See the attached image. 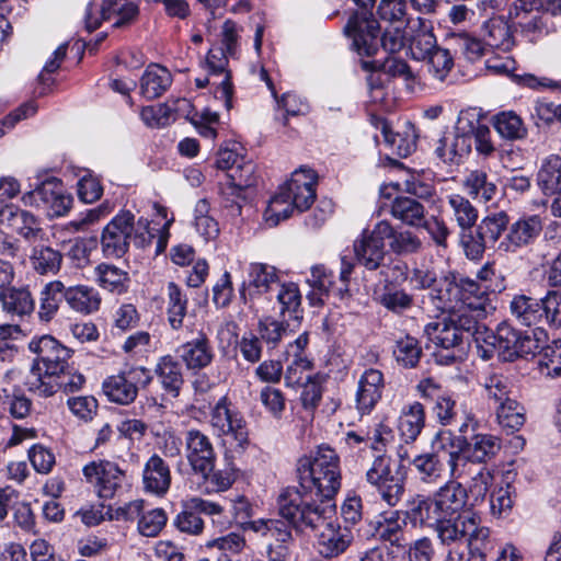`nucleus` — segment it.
I'll return each mask as SVG.
<instances>
[{
  "label": "nucleus",
  "instance_id": "1",
  "mask_svg": "<svg viewBox=\"0 0 561 561\" xmlns=\"http://www.w3.org/2000/svg\"><path fill=\"white\" fill-rule=\"evenodd\" d=\"M277 506L279 515L288 519L293 526L318 530V549L327 559L344 553L353 542L352 529L341 526L335 519V503L310 502L296 489L286 488L278 495Z\"/></svg>",
  "mask_w": 561,
  "mask_h": 561
},
{
  "label": "nucleus",
  "instance_id": "2",
  "mask_svg": "<svg viewBox=\"0 0 561 561\" xmlns=\"http://www.w3.org/2000/svg\"><path fill=\"white\" fill-rule=\"evenodd\" d=\"M297 476L300 489H295L308 501L335 503L342 477L340 458L333 448L321 445L309 456L301 457L297 462Z\"/></svg>",
  "mask_w": 561,
  "mask_h": 561
},
{
  "label": "nucleus",
  "instance_id": "3",
  "mask_svg": "<svg viewBox=\"0 0 561 561\" xmlns=\"http://www.w3.org/2000/svg\"><path fill=\"white\" fill-rule=\"evenodd\" d=\"M463 443L461 436L451 431L437 432L432 439L431 451L416 455L410 462L419 480L426 484H436L446 476L463 478Z\"/></svg>",
  "mask_w": 561,
  "mask_h": 561
},
{
  "label": "nucleus",
  "instance_id": "4",
  "mask_svg": "<svg viewBox=\"0 0 561 561\" xmlns=\"http://www.w3.org/2000/svg\"><path fill=\"white\" fill-rule=\"evenodd\" d=\"M317 174L312 169L299 168L290 179L279 186L278 192L270 199L264 213L265 221L277 226L289 218L295 210L302 213L316 201Z\"/></svg>",
  "mask_w": 561,
  "mask_h": 561
},
{
  "label": "nucleus",
  "instance_id": "5",
  "mask_svg": "<svg viewBox=\"0 0 561 561\" xmlns=\"http://www.w3.org/2000/svg\"><path fill=\"white\" fill-rule=\"evenodd\" d=\"M149 226L147 218L140 217L135 221L131 211L121 210L102 231L103 253L110 257H122L127 253L130 242L139 249L149 247L154 238Z\"/></svg>",
  "mask_w": 561,
  "mask_h": 561
},
{
  "label": "nucleus",
  "instance_id": "6",
  "mask_svg": "<svg viewBox=\"0 0 561 561\" xmlns=\"http://www.w3.org/2000/svg\"><path fill=\"white\" fill-rule=\"evenodd\" d=\"M28 348L36 355L25 381L28 391H31L33 378L45 381L58 371L62 373V369H67L70 365L71 351L50 335L32 339Z\"/></svg>",
  "mask_w": 561,
  "mask_h": 561
},
{
  "label": "nucleus",
  "instance_id": "7",
  "mask_svg": "<svg viewBox=\"0 0 561 561\" xmlns=\"http://www.w3.org/2000/svg\"><path fill=\"white\" fill-rule=\"evenodd\" d=\"M365 480L389 506L398 505L403 497L405 479L400 467L385 453L374 458L365 473Z\"/></svg>",
  "mask_w": 561,
  "mask_h": 561
},
{
  "label": "nucleus",
  "instance_id": "8",
  "mask_svg": "<svg viewBox=\"0 0 561 561\" xmlns=\"http://www.w3.org/2000/svg\"><path fill=\"white\" fill-rule=\"evenodd\" d=\"M479 323L474 317L465 313L448 314L442 321L430 322L424 332L435 345L449 350L471 336L477 343Z\"/></svg>",
  "mask_w": 561,
  "mask_h": 561
},
{
  "label": "nucleus",
  "instance_id": "9",
  "mask_svg": "<svg viewBox=\"0 0 561 561\" xmlns=\"http://www.w3.org/2000/svg\"><path fill=\"white\" fill-rule=\"evenodd\" d=\"M139 4L135 0H101L100 4L90 3L85 10V27L92 32L102 21L115 28H126L138 21Z\"/></svg>",
  "mask_w": 561,
  "mask_h": 561
},
{
  "label": "nucleus",
  "instance_id": "10",
  "mask_svg": "<svg viewBox=\"0 0 561 561\" xmlns=\"http://www.w3.org/2000/svg\"><path fill=\"white\" fill-rule=\"evenodd\" d=\"M255 519L243 524L264 540L265 556L270 561H286L289 557L293 534L288 519Z\"/></svg>",
  "mask_w": 561,
  "mask_h": 561
},
{
  "label": "nucleus",
  "instance_id": "11",
  "mask_svg": "<svg viewBox=\"0 0 561 561\" xmlns=\"http://www.w3.org/2000/svg\"><path fill=\"white\" fill-rule=\"evenodd\" d=\"M153 379L151 370L144 366H130L107 377L102 385L110 401L128 405L135 401L140 388L148 387Z\"/></svg>",
  "mask_w": 561,
  "mask_h": 561
},
{
  "label": "nucleus",
  "instance_id": "12",
  "mask_svg": "<svg viewBox=\"0 0 561 561\" xmlns=\"http://www.w3.org/2000/svg\"><path fill=\"white\" fill-rule=\"evenodd\" d=\"M25 206L42 209L50 217L65 216L72 205V196L65 192L62 184L55 178L38 184L22 196Z\"/></svg>",
  "mask_w": 561,
  "mask_h": 561
},
{
  "label": "nucleus",
  "instance_id": "13",
  "mask_svg": "<svg viewBox=\"0 0 561 561\" xmlns=\"http://www.w3.org/2000/svg\"><path fill=\"white\" fill-rule=\"evenodd\" d=\"M391 233V224L378 221L373 230H364L354 241V254L357 263L369 271L382 266L386 256L385 240Z\"/></svg>",
  "mask_w": 561,
  "mask_h": 561
},
{
  "label": "nucleus",
  "instance_id": "14",
  "mask_svg": "<svg viewBox=\"0 0 561 561\" xmlns=\"http://www.w3.org/2000/svg\"><path fill=\"white\" fill-rule=\"evenodd\" d=\"M209 423L216 435L231 438L239 447L248 444L247 423L226 396L211 408Z\"/></svg>",
  "mask_w": 561,
  "mask_h": 561
},
{
  "label": "nucleus",
  "instance_id": "15",
  "mask_svg": "<svg viewBox=\"0 0 561 561\" xmlns=\"http://www.w3.org/2000/svg\"><path fill=\"white\" fill-rule=\"evenodd\" d=\"M518 335L519 331L507 323H501L496 331H492L480 322L477 346L481 348L484 358L492 357L496 352L504 360H514Z\"/></svg>",
  "mask_w": 561,
  "mask_h": 561
},
{
  "label": "nucleus",
  "instance_id": "16",
  "mask_svg": "<svg viewBox=\"0 0 561 561\" xmlns=\"http://www.w3.org/2000/svg\"><path fill=\"white\" fill-rule=\"evenodd\" d=\"M344 31L359 55L373 56L379 50V24L369 12H355Z\"/></svg>",
  "mask_w": 561,
  "mask_h": 561
},
{
  "label": "nucleus",
  "instance_id": "17",
  "mask_svg": "<svg viewBox=\"0 0 561 561\" xmlns=\"http://www.w3.org/2000/svg\"><path fill=\"white\" fill-rule=\"evenodd\" d=\"M185 458L195 473L207 477L215 468L216 453L210 438L199 430L184 433Z\"/></svg>",
  "mask_w": 561,
  "mask_h": 561
},
{
  "label": "nucleus",
  "instance_id": "18",
  "mask_svg": "<svg viewBox=\"0 0 561 561\" xmlns=\"http://www.w3.org/2000/svg\"><path fill=\"white\" fill-rule=\"evenodd\" d=\"M82 472L102 499H112L125 478L124 471L108 460L92 461L83 467Z\"/></svg>",
  "mask_w": 561,
  "mask_h": 561
},
{
  "label": "nucleus",
  "instance_id": "19",
  "mask_svg": "<svg viewBox=\"0 0 561 561\" xmlns=\"http://www.w3.org/2000/svg\"><path fill=\"white\" fill-rule=\"evenodd\" d=\"M542 230V220L538 215H526L510 225L505 237L499 242L496 250L504 253H516L533 244Z\"/></svg>",
  "mask_w": 561,
  "mask_h": 561
},
{
  "label": "nucleus",
  "instance_id": "20",
  "mask_svg": "<svg viewBox=\"0 0 561 561\" xmlns=\"http://www.w3.org/2000/svg\"><path fill=\"white\" fill-rule=\"evenodd\" d=\"M458 282V313H465L476 318L477 322L485 316L486 307L490 305V285L479 284L478 280L469 277L457 276Z\"/></svg>",
  "mask_w": 561,
  "mask_h": 561
},
{
  "label": "nucleus",
  "instance_id": "21",
  "mask_svg": "<svg viewBox=\"0 0 561 561\" xmlns=\"http://www.w3.org/2000/svg\"><path fill=\"white\" fill-rule=\"evenodd\" d=\"M385 389L383 374L375 368L366 369L357 381L355 409L358 414H370L382 397Z\"/></svg>",
  "mask_w": 561,
  "mask_h": 561
},
{
  "label": "nucleus",
  "instance_id": "22",
  "mask_svg": "<svg viewBox=\"0 0 561 561\" xmlns=\"http://www.w3.org/2000/svg\"><path fill=\"white\" fill-rule=\"evenodd\" d=\"M416 389L422 398L434 401L432 411L439 424L447 426L456 421L457 403L451 393L440 390L432 379L420 381Z\"/></svg>",
  "mask_w": 561,
  "mask_h": 561
},
{
  "label": "nucleus",
  "instance_id": "23",
  "mask_svg": "<svg viewBox=\"0 0 561 561\" xmlns=\"http://www.w3.org/2000/svg\"><path fill=\"white\" fill-rule=\"evenodd\" d=\"M479 514L467 510L462 514L442 516L435 526V531L442 545L466 541L473 525L478 523Z\"/></svg>",
  "mask_w": 561,
  "mask_h": 561
},
{
  "label": "nucleus",
  "instance_id": "24",
  "mask_svg": "<svg viewBox=\"0 0 561 561\" xmlns=\"http://www.w3.org/2000/svg\"><path fill=\"white\" fill-rule=\"evenodd\" d=\"M0 222H7L13 232L26 241L35 242L43 240L45 237V231L41 227L38 218L24 209L5 206L0 210Z\"/></svg>",
  "mask_w": 561,
  "mask_h": 561
},
{
  "label": "nucleus",
  "instance_id": "25",
  "mask_svg": "<svg viewBox=\"0 0 561 561\" xmlns=\"http://www.w3.org/2000/svg\"><path fill=\"white\" fill-rule=\"evenodd\" d=\"M461 478H449L433 494L436 508L440 516L462 514L467 505L468 492L461 482Z\"/></svg>",
  "mask_w": 561,
  "mask_h": 561
},
{
  "label": "nucleus",
  "instance_id": "26",
  "mask_svg": "<svg viewBox=\"0 0 561 561\" xmlns=\"http://www.w3.org/2000/svg\"><path fill=\"white\" fill-rule=\"evenodd\" d=\"M84 383V377L72 366L62 369V373H57L45 381H39L38 378H33L31 382V392L39 397H50L59 390L64 392H76L81 389Z\"/></svg>",
  "mask_w": 561,
  "mask_h": 561
},
{
  "label": "nucleus",
  "instance_id": "27",
  "mask_svg": "<svg viewBox=\"0 0 561 561\" xmlns=\"http://www.w3.org/2000/svg\"><path fill=\"white\" fill-rule=\"evenodd\" d=\"M478 383L481 388V394L493 407L512 399L513 380L500 369L484 371L479 376Z\"/></svg>",
  "mask_w": 561,
  "mask_h": 561
},
{
  "label": "nucleus",
  "instance_id": "28",
  "mask_svg": "<svg viewBox=\"0 0 561 561\" xmlns=\"http://www.w3.org/2000/svg\"><path fill=\"white\" fill-rule=\"evenodd\" d=\"M229 55L222 48H211L207 55V66L213 76H219L221 79L213 84L216 85L215 96L224 102L229 111L232 108V83L230 75L227 71Z\"/></svg>",
  "mask_w": 561,
  "mask_h": 561
},
{
  "label": "nucleus",
  "instance_id": "29",
  "mask_svg": "<svg viewBox=\"0 0 561 561\" xmlns=\"http://www.w3.org/2000/svg\"><path fill=\"white\" fill-rule=\"evenodd\" d=\"M405 24L413 32L409 43L412 58L417 61L425 60L439 47L433 31L423 18L408 19Z\"/></svg>",
  "mask_w": 561,
  "mask_h": 561
},
{
  "label": "nucleus",
  "instance_id": "30",
  "mask_svg": "<svg viewBox=\"0 0 561 561\" xmlns=\"http://www.w3.org/2000/svg\"><path fill=\"white\" fill-rule=\"evenodd\" d=\"M465 440L461 468L466 471L467 463H484L491 460L499 453L501 444L497 437L490 434H476L470 440Z\"/></svg>",
  "mask_w": 561,
  "mask_h": 561
},
{
  "label": "nucleus",
  "instance_id": "31",
  "mask_svg": "<svg viewBox=\"0 0 561 561\" xmlns=\"http://www.w3.org/2000/svg\"><path fill=\"white\" fill-rule=\"evenodd\" d=\"M443 205L450 220L455 221L462 232L470 231L477 224L479 211L476 206L459 193L447 194Z\"/></svg>",
  "mask_w": 561,
  "mask_h": 561
},
{
  "label": "nucleus",
  "instance_id": "32",
  "mask_svg": "<svg viewBox=\"0 0 561 561\" xmlns=\"http://www.w3.org/2000/svg\"><path fill=\"white\" fill-rule=\"evenodd\" d=\"M142 482L146 491L163 496L171 485V471L168 463L157 454H153L145 463Z\"/></svg>",
  "mask_w": 561,
  "mask_h": 561
},
{
  "label": "nucleus",
  "instance_id": "33",
  "mask_svg": "<svg viewBox=\"0 0 561 561\" xmlns=\"http://www.w3.org/2000/svg\"><path fill=\"white\" fill-rule=\"evenodd\" d=\"M458 282L456 275L445 276L438 279L435 287L428 291V299L433 307L443 313H458Z\"/></svg>",
  "mask_w": 561,
  "mask_h": 561
},
{
  "label": "nucleus",
  "instance_id": "34",
  "mask_svg": "<svg viewBox=\"0 0 561 561\" xmlns=\"http://www.w3.org/2000/svg\"><path fill=\"white\" fill-rule=\"evenodd\" d=\"M154 374L168 396L172 398L180 396L184 377L182 364L175 357L172 355L161 356L154 366Z\"/></svg>",
  "mask_w": 561,
  "mask_h": 561
},
{
  "label": "nucleus",
  "instance_id": "35",
  "mask_svg": "<svg viewBox=\"0 0 561 561\" xmlns=\"http://www.w3.org/2000/svg\"><path fill=\"white\" fill-rule=\"evenodd\" d=\"M66 304L76 313L89 316L96 313L102 304V297L92 286L78 284L67 286Z\"/></svg>",
  "mask_w": 561,
  "mask_h": 561
},
{
  "label": "nucleus",
  "instance_id": "36",
  "mask_svg": "<svg viewBox=\"0 0 561 561\" xmlns=\"http://www.w3.org/2000/svg\"><path fill=\"white\" fill-rule=\"evenodd\" d=\"M405 518L413 526L434 527L442 517L432 496L415 494L407 502Z\"/></svg>",
  "mask_w": 561,
  "mask_h": 561
},
{
  "label": "nucleus",
  "instance_id": "37",
  "mask_svg": "<svg viewBox=\"0 0 561 561\" xmlns=\"http://www.w3.org/2000/svg\"><path fill=\"white\" fill-rule=\"evenodd\" d=\"M425 409L421 402L413 401L405 404L399 416V433L405 443H413L425 426Z\"/></svg>",
  "mask_w": 561,
  "mask_h": 561
},
{
  "label": "nucleus",
  "instance_id": "38",
  "mask_svg": "<svg viewBox=\"0 0 561 561\" xmlns=\"http://www.w3.org/2000/svg\"><path fill=\"white\" fill-rule=\"evenodd\" d=\"M181 357L188 369L207 367L214 358V351L207 335L199 332L197 337L183 344Z\"/></svg>",
  "mask_w": 561,
  "mask_h": 561
},
{
  "label": "nucleus",
  "instance_id": "39",
  "mask_svg": "<svg viewBox=\"0 0 561 561\" xmlns=\"http://www.w3.org/2000/svg\"><path fill=\"white\" fill-rule=\"evenodd\" d=\"M0 302L3 311L11 317L30 316L35 308V301L26 287H5L0 291Z\"/></svg>",
  "mask_w": 561,
  "mask_h": 561
},
{
  "label": "nucleus",
  "instance_id": "40",
  "mask_svg": "<svg viewBox=\"0 0 561 561\" xmlns=\"http://www.w3.org/2000/svg\"><path fill=\"white\" fill-rule=\"evenodd\" d=\"M67 285L60 279L46 283L39 294L38 317L42 321L49 322L57 314L62 300L66 301Z\"/></svg>",
  "mask_w": 561,
  "mask_h": 561
},
{
  "label": "nucleus",
  "instance_id": "41",
  "mask_svg": "<svg viewBox=\"0 0 561 561\" xmlns=\"http://www.w3.org/2000/svg\"><path fill=\"white\" fill-rule=\"evenodd\" d=\"M462 187L471 198L480 203L492 202L499 195L496 184L481 169L470 171L462 181Z\"/></svg>",
  "mask_w": 561,
  "mask_h": 561
},
{
  "label": "nucleus",
  "instance_id": "42",
  "mask_svg": "<svg viewBox=\"0 0 561 561\" xmlns=\"http://www.w3.org/2000/svg\"><path fill=\"white\" fill-rule=\"evenodd\" d=\"M466 542L468 545L469 557L466 561H486V556L493 550L494 543L490 536V529L481 525V517H478V523L473 525L470 530ZM446 561H456L451 553L448 554Z\"/></svg>",
  "mask_w": 561,
  "mask_h": 561
},
{
  "label": "nucleus",
  "instance_id": "43",
  "mask_svg": "<svg viewBox=\"0 0 561 561\" xmlns=\"http://www.w3.org/2000/svg\"><path fill=\"white\" fill-rule=\"evenodd\" d=\"M171 83V72L165 67L152 64L147 67L140 79V91L145 98L151 100L161 96Z\"/></svg>",
  "mask_w": 561,
  "mask_h": 561
},
{
  "label": "nucleus",
  "instance_id": "44",
  "mask_svg": "<svg viewBox=\"0 0 561 561\" xmlns=\"http://www.w3.org/2000/svg\"><path fill=\"white\" fill-rule=\"evenodd\" d=\"M390 213L402 224L415 228L421 227L426 214L423 204L408 196L396 197L391 203Z\"/></svg>",
  "mask_w": 561,
  "mask_h": 561
},
{
  "label": "nucleus",
  "instance_id": "45",
  "mask_svg": "<svg viewBox=\"0 0 561 561\" xmlns=\"http://www.w3.org/2000/svg\"><path fill=\"white\" fill-rule=\"evenodd\" d=\"M376 301L388 311L402 314L412 308L414 299L403 288H399L387 280L382 288L376 293Z\"/></svg>",
  "mask_w": 561,
  "mask_h": 561
},
{
  "label": "nucleus",
  "instance_id": "46",
  "mask_svg": "<svg viewBox=\"0 0 561 561\" xmlns=\"http://www.w3.org/2000/svg\"><path fill=\"white\" fill-rule=\"evenodd\" d=\"M278 304L279 313L283 318L299 320L302 318L301 294L295 283H280L274 290Z\"/></svg>",
  "mask_w": 561,
  "mask_h": 561
},
{
  "label": "nucleus",
  "instance_id": "47",
  "mask_svg": "<svg viewBox=\"0 0 561 561\" xmlns=\"http://www.w3.org/2000/svg\"><path fill=\"white\" fill-rule=\"evenodd\" d=\"M250 289L255 294H271L280 284L276 268L264 263H251L248 270Z\"/></svg>",
  "mask_w": 561,
  "mask_h": 561
},
{
  "label": "nucleus",
  "instance_id": "48",
  "mask_svg": "<svg viewBox=\"0 0 561 561\" xmlns=\"http://www.w3.org/2000/svg\"><path fill=\"white\" fill-rule=\"evenodd\" d=\"M62 262V254L49 245L38 244L33 247L30 254V263L39 275L57 274Z\"/></svg>",
  "mask_w": 561,
  "mask_h": 561
},
{
  "label": "nucleus",
  "instance_id": "49",
  "mask_svg": "<svg viewBox=\"0 0 561 561\" xmlns=\"http://www.w3.org/2000/svg\"><path fill=\"white\" fill-rule=\"evenodd\" d=\"M511 314L526 327L540 324L539 299L520 294L515 295L510 302Z\"/></svg>",
  "mask_w": 561,
  "mask_h": 561
},
{
  "label": "nucleus",
  "instance_id": "50",
  "mask_svg": "<svg viewBox=\"0 0 561 561\" xmlns=\"http://www.w3.org/2000/svg\"><path fill=\"white\" fill-rule=\"evenodd\" d=\"M537 182L546 195L561 192V157L550 154L543 159L537 173Z\"/></svg>",
  "mask_w": 561,
  "mask_h": 561
},
{
  "label": "nucleus",
  "instance_id": "51",
  "mask_svg": "<svg viewBox=\"0 0 561 561\" xmlns=\"http://www.w3.org/2000/svg\"><path fill=\"white\" fill-rule=\"evenodd\" d=\"M167 316L168 322L173 330H179L184 324V318L187 313V296L173 282L167 286Z\"/></svg>",
  "mask_w": 561,
  "mask_h": 561
},
{
  "label": "nucleus",
  "instance_id": "52",
  "mask_svg": "<svg viewBox=\"0 0 561 561\" xmlns=\"http://www.w3.org/2000/svg\"><path fill=\"white\" fill-rule=\"evenodd\" d=\"M471 150L469 136L457 134L453 138L443 137L438 140L435 154L445 163H456Z\"/></svg>",
  "mask_w": 561,
  "mask_h": 561
},
{
  "label": "nucleus",
  "instance_id": "53",
  "mask_svg": "<svg viewBox=\"0 0 561 561\" xmlns=\"http://www.w3.org/2000/svg\"><path fill=\"white\" fill-rule=\"evenodd\" d=\"M94 275L99 286L108 291L123 294L127 290L128 274L113 264H99Z\"/></svg>",
  "mask_w": 561,
  "mask_h": 561
},
{
  "label": "nucleus",
  "instance_id": "54",
  "mask_svg": "<svg viewBox=\"0 0 561 561\" xmlns=\"http://www.w3.org/2000/svg\"><path fill=\"white\" fill-rule=\"evenodd\" d=\"M508 228L510 217L505 211L501 210L483 217L477 226V232L490 243V247H497L501 236L504 231L507 232Z\"/></svg>",
  "mask_w": 561,
  "mask_h": 561
},
{
  "label": "nucleus",
  "instance_id": "55",
  "mask_svg": "<svg viewBox=\"0 0 561 561\" xmlns=\"http://www.w3.org/2000/svg\"><path fill=\"white\" fill-rule=\"evenodd\" d=\"M484 31L489 46L503 51H507L514 46L511 26L502 18H491L484 23Z\"/></svg>",
  "mask_w": 561,
  "mask_h": 561
},
{
  "label": "nucleus",
  "instance_id": "56",
  "mask_svg": "<svg viewBox=\"0 0 561 561\" xmlns=\"http://www.w3.org/2000/svg\"><path fill=\"white\" fill-rule=\"evenodd\" d=\"M499 424L508 432L518 431L526 421L525 408L514 398L494 407Z\"/></svg>",
  "mask_w": 561,
  "mask_h": 561
},
{
  "label": "nucleus",
  "instance_id": "57",
  "mask_svg": "<svg viewBox=\"0 0 561 561\" xmlns=\"http://www.w3.org/2000/svg\"><path fill=\"white\" fill-rule=\"evenodd\" d=\"M308 284L312 288L311 293L308 294V299L311 305H321L323 298L328 296L330 290L333 288V274L328 272L323 265H316L311 268V275L307 279Z\"/></svg>",
  "mask_w": 561,
  "mask_h": 561
},
{
  "label": "nucleus",
  "instance_id": "58",
  "mask_svg": "<svg viewBox=\"0 0 561 561\" xmlns=\"http://www.w3.org/2000/svg\"><path fill=\"white\" fill-rule=\"evenodd\" d=\"M425 61L428 75L438 82H445L455 66L453 54L444 47H438Z\"/></svg>",
  "mask_w": 561,
  "mask_h": 561
},
{
  "label": "nucleus",
  "instance_id": "59",
  "mask_svg": "<svg viewBox=\"0 0 561 561\" xmlns=\"http://www.w3.org/2000/svg\"><path fill=\"white\" fill-rule=\"evenodd\" d=\"M289 363L285 370V382L287 387H300L312 379L311 370L313 364L308 356L295 355L288 358Z\"/></svg>",
  "mask_w": 561,
  "mask_h": 561
},
{
  "label": "nucleus",
  "instance_id": "60",
  "mask_svg": "<svg viewBox=\"0 0 561 561\" xmlns=\"http://www.w3.org/2000/svg\"><path fill=\"white\" fill-rule=\"evenodd\" d=\"M210 206L207 199H199L194 209V226L196 231L206 240H213L219 234L218 222L209 215Z\"/></svg>",
  "mask_w": 561,
  "mask_h": 561
},
{
  "label": "nucleus",
  "instance_id": "61",
  "mask_svg": "<svg viewBox=\"0 0 561 561\" xmlns=\"http://www.w3.org/2000/svg\"><path fill=\"white\" fill-rule=\"evenodd\" d=\"M540 324L545 323L550 328H561V291L548 290L546 296L539 299Z\"/></svg>",
  "mask_w": 561,
  "mask_h": 561
},
{
  "label": "nucleus",
  "instance_id": "62",
  "mask_svg": "<svg viewBox=\"0 0 561 561\" xmlns=\"http://www.w3.org/2000/svg\"><path fill=\"white\" fill-rule=\"evenodd\" d=\"M540 373L550 378L561 377V339L545 345L539 359Z\"/></svg>",
  "mask_w": 561,
  "mask_h": 561
},
{
  "label": "nucleus",
  "instance_id": "63",
  "mask_svg": "<svg viewBox=\"0 0 561 561\" xmlns=\"http://www.w3.org/2000/svg\"><path fill=\"white\" fill-rule=\"evenodd\" d=\"M386 239L390 240L391 251L399 255L416 253L422 248V241L415 233L409 230L397 231L392 226L391 233Z\"/></svg>",
  "mask_w": 561,
  "mask_h": 561
},
{
  "label": "nucleus",
  "instance_id": "64",
  "mask_svg": "<svg viewBox=\"0 0 561 561\" xmlns=\"http://www.w3.org/2000/svg\"><path fill=\"white\" fill-rule=\"evenodd\" d=\"M494 127L501 137L510 140L520 139L526 128L519 116L513 112H503L494 117Z\"/></svg>",
  "mask_w": 561,
  "mask_h": 561
}]
</instances>
